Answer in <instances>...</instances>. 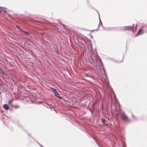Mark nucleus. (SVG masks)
I'll list each match as a JSON object with an SVG mask.
<instances>
[{
  "instance_id": "1",
  "label": "nucleus",
  "mask_w": 147,
  "mask_h": 147,
  "mask_svg": "<svg viewBox=\"0 0 147 147\" xmlns=\"http://www.w3.org/2000/svg\"><path fill=\"white\" fill-rule=\"evenodd\" d=\"M120 116L125 122H129L130 121L128 116L124 113H121Z\"/></svg>"
},
{
  "instance_id": "2",
  "label": "nucleus",
  "mask_w": 147,
  "mask_h": 147,
  "mask_svg": "<svg viewBox=\"0 0 147 147\" xmlns=\"http://www.w3.org/2000/svg\"><path fill=\"white\" fill-rule=\"evenodd\" d=\"M52 89L53 90V92L54 93L55 95L59 98L60 99H62V97L61 96H59V94L56 90L53 88H52Z\"/></svg>"
},
{
  "instance_id": "3",
  "label": "nucleus",
  "mask_w": 147,
  "mask_h": 147,
  "mask_svg": "<svg viewBox=\"0 0 147 147\" xmlns=\"http://www.w3.org/2000/svg\"><path fill=\"white\" fill-rule=\"evenodd\" d=\"M133 26H128L124 27V29L125 30H132L133 29Z\"/></svg>"
},
{
  "instance_id": "4",
  "label": "nucleus",
  "mask_w": 147,
  "mask_h": 147,
  "mask_svg": "<svg viewBox=\"0 0 147 147\" xmlns=\"http://www.w3.org/2000/svg\"><path fill=\"white\" fill-rule=\"evenodd\" d=\"M143 30L141 29L138 32L137 34H136V36H138L139 35H140V34H142V33H143Z\"/></svg>"
},
{
  "instance_id": "5",
  "label": "nucleus",
  "mask_w": 147,
  "mask_h": 147,
  "mask_svg": "<svg viewBox=\"0 0 147 147\" xmlns=\"http://www.w3.org/2000/svg\"><path fill=\"white\" fill-rule=\"evenodd\" d=\"M3 108L6 110H8L9 109V107L7 104H5L3 105Z\"/></svg>"
},
{
  "instance_id": "6",
  "label": "nucleus",
  "mask_w": 147,
  "mask_h": 147,
  "mask_svg": "<svg viewBox=\"0 0 147 147\" xmlns=\"http://www.w3.org/2000/svg\"><path fill=\"white\" fill-rule=\"evenodd\" d=\"M1 14H3L4 16H5L6 14L5 9H3L2 11H1Z\"/></svg>"
},
{
  "instance_id": "7",
  "label": "nucleus",
  "mask_w": 147,
  "mask_h": 147,
  "mask_svg": "<svg viewBox=\"0 0 147 147\" xmlns=\"http://www.w3.org/2000/svg\"><path fill=\"white\" fill-rule=\"evenodd\" d=\"M123 57L119 58L117 60V62H121L123 61Z\"/></svg>"
},
{
  "instance_id": "8",
  "label": "nucleus",
  "mask_w": 147,
  "mask_h": 147,
  "mask_svg": "<svg viewBox=\"0 0 147 147\" xmlns=\"http://www.w3.org/2000/svg\"><path fill=\"white\" fill-rule=\"evenodd\" d=\"M102 121L103 123L104 124H105L106 125H108V124L107 123H106L105 122L106 121L105 119H102Z\"/></svg>"
},
{
  "instance_id": "9",
  "label": "nucleus",
  "mask_w": 147,
  "mask_h": 147,
  "mask_svg": "<svg viewBox=\"0 0 147 147\" xmlns=\"http://www.w3.org/2000/svg\"><path fill=\"white\" fill-rule=\"evenodd\" d=\"M19 30L22 32H23V33H24V34H29V33H28V32H26L24 31L23 30H22L20 28H19Z\"/></svg>"
},
{
  "instance_id": "10",
  "label": "nucleus",
  "mask_w": 147,
  "mask_h": 147,
  "mask_svg": "<svg viewBox=\"0 0 147 147\" xmlns=\"http://www.w3.org/2000/svg\"><path fill=\"white\" fill-rule=\"evenodd\" d=\"M12 102V101L11 100L9 101V104H10L11 103V102Z\"/></svg>"
},
{
  "instance_id": "11",
  "label": "nucleus",
  "mask_w": 147,
  "mask_h": 147,
  "mask_svg": "<svg viewBox=\"0 0 147 147\" xmlns=\"http://www.w3.org/2000/svg\"><path fill=\"white\" fill-rule=\"evenodd\" d=\"M18 28H19H19H20L18 26H16Z\"/></svg>"
}]
</instances>
